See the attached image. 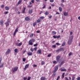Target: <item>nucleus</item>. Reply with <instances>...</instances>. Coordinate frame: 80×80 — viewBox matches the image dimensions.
Instances as JSON below:
<instances>
[{
	"instance_id": "nucleus-1",
	"label": "nucleus",
	"mask_w": 80,
	"mask_h": 80,
	"mask_svg": "<svg viewBox=\"0 0 80 80\" xmlns=\"http://www.w3.org/2000/svg\"><path fill=\"white\" fill-rule=\"evenodd\" d=\"M58 68V65L55 66L54 68L55 70L52 71V73H53V74L52 75V77H55V75H56V72L57 71Z\"/></svg>"
},
{
	"instance_id": "nucleus-2",
	"label": "nucleus",
	"mask_w": 80,
	"mask_h": 80,
	"mask_svg": "<svg viewBox=\"0 0 80 80\" xmlns=\"http://www.w3.org/2000/svg\"><path fill=\"white\" fill-rule=\"evenodd\" d=\"M73 36H71L69 37V39L68 42V45H71L73 42Z\"/></svg>"
},
{
	"instance_id": "nucleus-3",
	"label": "nucleus",
	"mask_w": 80,
	"mask_h": 80,
	"mask_svg": "<svg viewBox=\"0 0 80 80\" xmlns=\"http://www.w3.org/2000/svg\"><path fill=\"white\" fill-rule=\"evenodd\" d=\"M35 42V39L32 38L29 40L28 42V44L30 45H32L33 43V42Z\"/></svg>"
},
{
	"instance_id": "nucleus-4",
	"label": "nucleus",
	"mask_w": 80,
	"mask_h": 80,
	"mask_svg": "<svg viewBox=\"0 0 80 80\" xmlns=\"http://www.w3.org/2000/svg\"><path fill=\"white\" fill-rule=\"evenodd\" d=\"M18 68V67L14 68H12V73H14V72H15L16 71H17Z\"/></svg>"
},
{
	"instance_id": "nucleus-5",
	"label": "nucleus",
	"mask_w": 80,
	"mask_h": 80,
	"mask_svg": "<svg viewBox=\"0 0 80 80\" xmlns=\"http://www.w3.org/2000/svg\"><path fill=\"white\" fill-rule=\"evenodd\" d=\"M62 51H64V49L63 48H61L56 50V52H62Z\"/></svg>"
},
{
	"instance_id": "nucleus-6",
	"label": "nucleus",
	"mask_w": 80,
	"mask_h": 80,
	"mask_svg": "<svg viewBox=\"0 0 80 80\" xmlns=\"http://www.w3.org/2000/svg\"><path fill=\"white\" fill-rule=\"evenodd\" d=\"M10 19H8V22H7V23H5V24H6V27H8L9 26V25L10 24Z\"/></svg>"
},
{
	"instance_id": "nucleus-7",
	"label": "nucleus",
	"mask_w": 80,
	"mask_h": 80,
	"mask_svg": "<svg viewBox=\"0 0 80 80\" xmlns=\"http://www.w3.org/2000/svg\"><path fill=\"white\" fill-rule=\"evenodd\" d=\"M18 28L17 27V28H16L15 31H14V33L13 34V35L14 36H15V35H16V33L18 32Z\"/></svg>"
},
{
	"instance_id": "nucleus-8",
	"label": "nucleus",
	"mask_w": 80,
	"mask_h": 80,
	"mask_svg": "<svg viewBox=\"0 0 80 80\" xmlns=\"http://www.w3.org/2000/svg\"><path fill=\"white\" fill-rule=\"evenodd\" d=\"M10 49H8L7 50V52H6V55H8L10 53Z\"/></svg>"
},
{
	"instance_id": "nucleus-9",
	"label": "nucleus",
	"mask_w": 80,
	"mask_h": 80,
	"mask_svg": "<svg viewBox=\"0 0 80 80\" xmlns=\"http://www.w3.org/2000/svg\"><path fill=\"white\" fill-rule=\"evenodd\" d=\"M60 56H58L56 58V60L57 62L60 61Z\"/></svg>"
},
{
	"instance_id": "nucleus-10",
	"label": "nucleus",
	"mask_w": 80,
	"mask_h": 80,
	"mask_svg": "<svg viewBox=\"0 0 80 80\" xmlns=\"http://www.w3.org/2000/svg\"><path fill=\"white\" fill-rule=\"evenodd\" d=\"M29 66V64H26L25 66V68H24V70H26V69H27V68H28V67Z\"/></svg>"
},
{
	"instance_id": "nucleus-11",
	"label": "nucleus",
	"mask_w": 80,
	"mask_h": 80,
	"mask_svg": "<svg viewBox=\"0 0 80 80\" xmlns=\"http://www.w3.org/2000/svg\"><path fill=\"white\" fill-rule=\"evenodd\" d=\"M33 12V9H30L28 10L29 13H32Z\"/></svg>"
},
{
	"instance_id": "nucleus-12",
	"label": "nucleus",
	"mask_w": 80,
	"mask_h": 80,
	"mask_svg": "<svg viewBox=\"0 0 80 80\" xmlns=\"http://www.w3.org/2000/svg\"><path fill=\"white\" fill-rule=\"evenodd\" d=\"M42 53V50L41 49L38 50L37 52V54H41Z\"/></svg>"
},
{
	"instance_id": "nucleus-13",
	"label": "nucleus",
	"mask_w": 80,
	"mask_h": 80,
	"mask_svg": "<svg viewBox=\"0 0 80 80\" xmlns=\"http://www.w3.org/2000/svg\"><path fill=\"white\" fill-rule=\"evenodd\" d=\"M0 24L1 26H3V20H1L0 21Z\"/></svg>"
},
{
	"instance_id": "nucleus-14",
	"label": "nucleus",
	"mask_w": 80,
	"mask_h": 80,
	"mask_svg": "<svg viewBox=\"0 0 80 80\" xmlns=\"http://www.w3.org/2000/svg\"><path fill=\"white\" fill-rule=\"evenodd\" d=\"M16 45H17V46H18L19 47H20V46H21V45H22V42H20L18 44V43L17 42L16 43Z\"/></svg>"
},
{
	"instance_id": "nucleus-15",
	"label": "nucleus",
	"mask_w": 80,
	"mask_h": 80,
	"mask_svg": "<svg viewBox=\"0 0 80 80\" xmlns=\"http://www.w3.org/2000/svg\"><path fill=\"white\" fill-rule=\"evenodd\" d=\"M28 55H29V56H31L33 55V53L32 52H28Z\"/></svg>"
},
{
	"instance_id": "nucleus-16",
	"label": "nucleus",
	"mask_w": 80,
	"mask_h": 80,
	"mask_svg": "<svg viewBox=\"0 0 80 80\" xmlns=\"http://www.w3.org/2000/svg\"><path fill=\"white\" fill-rule=\"evenodd\" d=\"M41 80H47V78L45 77H42L41 78Z\"/></svg>"
},
{
	"instance_id": "nucleus-17",
	"label": "nucleus",
	"mask_w": 80,
	"mask_h": 80,
	"mask_svg": "<svg viewBox=\"0 0 80 80\" xmlns=\"http://www.w3.org/2000/svg\"><path fill=\"white\" fill-rule=\"evenodd\" d=\"M64 16H68V12H64Z\"/></svg>"
},
{
	"instance_id": "nucleus-18",
	"label": "nucleus",
	"mask_w": 80,
	"mask_h": 80,
	"mask_svg": "<svg viewBox=\"0 0 80 80\" xmlns=\"http://www.w3.org/2000/svg\"><path fill=\"white\" fill-rule=\"evenodd\" d=\"M25 20H26V21H29L30 20V18H28V17H27L25 18Z\"/></svg>"
},
{
	"instance_id": "nucleus-19",
	"label": "nucleus",
	"mask_w": 80,
	"mask_h": 80,
	"mask_svg": "<svg viewBox=\"0 0 80 80\" xmlns=\"http://www.w3.org/2000/svg\"><path fill=\"white\" fill-rule=\"evenodd\" d=\"M5 8L6 10H9V9H10V7H8V6H6L5 7Z\"/></svg>"
},
{
	"instance_id": "nucleus-20",
	"label": "nucleus",
	"mask_w": 80,
	"mask_h": 80,
	"mask_svg": "<svg viewBox=\"0 0 80 80\" xmlns=\"http://www.w3.org/2000/svg\"><path fill=\"white\" fill-rule=\"evenodd\" d=\"M25 12V8H23V10L22 11V13H24Z\"/></svg>"
},
{
	"instance_id": "nucleus-21",
	"label": "nucleus",
	"mask_w": 80,
	"mask_h": 80,
	"mask_svg": "<svg viewBox=\"0 0 80 80\" xmlns=\"http://www.w3.org/2000/svg\"><path fill=\"white\" fill-rule=\"evenodd\" d=\"M14 52L15 53H17L18 52V50L17 48H16L14 49Z\"/></svg>"
},
{
	"instance_id": "nucleus-22",
	"label": "nucleus",
	"mask_w": 80,
	"mask_h": 80,
	"mask_svg": "<svg viewBox=\"0 0 80 80\" xmlns=\"http://www.w3.org/2000/svg\"><path fill=\"white\" fill-rule=\"evenodd\" d=\"M61 72H66V71H67V70L65 68H64L63 69H61Z\"/></svg>"
},
{
	"instance_id": "nucleus-23",
	"label": "nucleus",
	"mask_w": 80,
	"mask_h": 80,
	"mask_svg": "<svg viewBox=\"0 0 80 80\" xmlns=\"http://www.w3.org/2000/svg\"><path fill=\"white\" fill-rule=\"evenodd\" d=\"M57 33V32L55 31H52V35H55Z\"/></svg>"
},
{
	"instance_id": "nucleus-24",
	"label": "nucleus",
	"mask_w": 80,
	"mask_h": 80,
	"mask_svg": "<svg viewBox=\"0 0 80 80\" xmlns=\"http://www.w3.org/2000/svg\"><path fill=\"white\" fill-rule=\"evenodd\" d=\"M22 0H19L18 3V5H19V4H20V3H22Z\"/></svg>"
},
{
	"instance_id": "nucleus-25",
	"label": "nucleus",
	"mask_w": 80,
	"mask_h": 80,
	"mask_svg": "<svg viewBox=\"0 0 80 80\" xmlns=\"http://www.w3.org/2000/svg\"><path fill=\"white\" fill-rule=\"evenodd\" d=\"M59 10L60 12H62V8L61 7H59Z\"/></svg>"
},
{
	"instance_id": "nucleus-26",
	"label": "nucleus",
	"mask_w": 80,
	"mask_h": 80,
	"mask_svg": "<svg viewBox=\"0 0 80 80\" xmlns=\"http://www.w3.org/2000/svg\"><path fill=\"white\" fill-rule=\"evenodd\" d=\"M65 75V73H62V78L63 79V78H64L65 76H64Z\"/></svg>"
},
{
	"instance_id": "nucleus-27",
	"label": "nucleus",
	"mask_w": 80,
	"mask_h": 80,
	"mask_svg": "<svg viewBox=\"0 0 80 80\" xmlns=\"http://www.w3.org/2000/svg\"><path fill=\"white\" fill-rule=\"evenodd\" d=\"M45 62L44 61H42L41 62V64L42 65H44V64H45Z\"/></svg>"
},
{
	"instance_id": "nucleus-28",
	"label": "nucleus",
	"mask_w": 80,
	"mask_h": 80,
	"mask_svg": "<svg viewBox=\"0 0 80 80\" xmlns=\"http://www.w3.org/2000/svg\"><path fill=\"white\" fill-rule=\"evenodd\" d=\"M45 15H49V12L47 11L45 13Z\"/></svg>"
},
{
	"instance_id": "nucleus-29",
	"label": "nucleus",
	"mask_w": 80,
	"mask_h": 80,
	"mask_svg": "<svg viewBox=\"0 0 80 80\" xmlns=\"http://www.w3.org/2000/svg\"><path fill=\"white\" fill-rule=\"evenodd\" d=\"M3 65H4V63H3L0 66V68H3Z\"/></svg>"
},
{
	"instance_id": "nucleus-30",
	"label": "nucleus",
	"mask_w": 80,
	"mask_h": 80,
	"mask_svg": "<svg viewBox=\"0 0 80 80\" xmlns=\"http://www.w3.org/2000/svg\"><path fill=\"white\" fill-rule=\"evenodd\" d=\"M33 7L32 5H28L27 7V8H32Z\"/></svg>"
},
{
	"instance_id": "nucleus-31",
	"label": "nucleus",
	"mask_w": 80,
	"mask_h": 80,
	"mask_svg": "<svg viewBox=\"0 0 80 80\" xmlns=\"http://www.w3.org/2000/svg\"><path fill=\"white\" fill-rule=\"evenodd\" d=\"M33 37V33H32L30 35V37L31 38Z\"/></svg>"
},
{
	"instance_id": "nucleus-32",
	"label": "nucleus",
	"mask_w": 80,
	"mask_h": 80,
	"mask_svg": "<svg viewBox=\"0 0 80 80\" xmlns=\"http://www.w3.org/2000/svg\"><path fill=\"white\" fill-rule=\"evenodd\" d=\"M37 25V22H35L33 24V27H35V25Z\"/></svg>"
},
{
	"instance_id": "nucleus-33",
	"label": "nucleus",
	"mask_w": 80,
	"mask_h": 80,
	"mask_svg": "<svg viewBox=\"0 0 80 80\" xmlns=\"http://www.w3.org/2000/svg\"><path fill=\"white\" fill-rule=\"evenodd\" d=\"M64 62H65L64 61H63L62 62H61V64H60V66H61L62 65V64H63V63H64Z\"/></svg>"
},
{
	"instance_id": "nucleus-34",
	"label": "nucleus",
	"mask_w": 80,
	"mask_h": 80,
	"mask_svg": "<svg viewBox=\"0 0 80 80\" xmlns=\"http://www.w3.org/2000/svg\"><path fill=\"white\" fill-rule=\"evenodd\" d=\"M40 19H43L44 18H45V17L43 16H42L40 17Z\"/></svg>"
},
{
	"instance_id": "nucleus-35",
	"label": "nucleus",
	"mask_w": 80,
	"mask_h": 80,
	"mask_svg": "<svg viewBox=\"0 0 80 80\" xmlns=\"http://www.w3.org/2000/svg\"><path fill=\"white\" fill-rule=\"evenodd\" d=\"M72 54H73V53H72V52H70V53H69V55H69V56H70L71 55H72Z\"/></svg>"
},
{
	"instance_id": "nucleus-36",
	"label": "nucleus",
	"mask_w": 80,
	"mask_h": 80,
	"mask_svg": "<svg viewBox=\"0 0 80 80\" xmlns=\"http://www.w3.org/2000/svg\"><path fill=\"white\" fill-rule=\"evenodd\" d=\"M52 48H56V45H53L52 47Z\"/></svg>"
},
{
	"instance_id": "nucleus-37",
	"label": "nucleus",
	"mask_w": 80,
	"mask_h": 80,
	"mask_svg": "<svg viewBox=\"0 0 80 80\" xmlns=\"http://www.w3.org/2000/svg\"><path fill=\"white\" fill-rule=\"evenodd\" d=\"M75 76H73L72 77V80H75Z\"/></svg>"
},
{
	"instance_id": "nucleus-38",
	"label": "nucleus",
	"mask_w": 80,
	"mask_h": 80,
	"mask_svg": "<svg viewBox=\"0 0 80 80\" xmlns=\"http://www.w3.org/2000/svg\"><path fill=\"white\" fill-rule=\"evenodd\" d=\"M25 60H26V58H22L23 62H25Z\"/></svg>"
},
{
	"instance_id": "nucleus-39",
	"label": "nucleus",
	"mask_w": 80,
	"mask_h": 80,
	"mask_svg": "<svg viewBox=\"0 0 80 80\" xmlns=\"http://www.w3.org/2000/svg\"><path fill=\"white\" fill-rule=\"evenodd\" d=\"M8 11H6L4 12V14L6 15V14H8Z\"/></svg>"
},
{
	"instance_id": "nucleus-40",
	"label": "nucleus",
	"mask_w": 80,
	"mask_h": 80,
	"mask_svg": "<svg viewBox=\"0 0 80 80\" xmlns=\"http://www.w3.org/2000/svg\"><path fill=\"white\" fill-rule=\"evenodd\" d=\"M61 7H64V5H63V4H62V3H61Z\"/></svg>"
},
{
	"instance_id": "nucleus-41",
	"label": "nucleus",
	"mask_w": 80,
	"mask_h": 80,
	"mask_svg": "<svg viewBox=\"0 0 80 80\" xmlns=\"http://www.w3.org/2000/svg\"><path fill=\"white\" fill-rule=\"evenodd\" d=\"M40 19H38L37 21V23H40Z\"/></svg>"
},
{
	"instance_id": "nucleus-42",
	"label": "nucleus",
	"mask_w": 80,
	"mask_h": 80,
	"mask_svg": "<svg viewBox=\"0 0 80 80\" xmlns=\"http://www.w3.org/2000/svg\"><path fill=\"white\" fill-rule=\"evenodd\" d=\"M37 47H35L34 48V51H36L37 50Z\"/></svg>"
},
{
	"instance_id": "nucleus-43",
	"label": "nucleus",
	"mask_w": 80,
	"mask_h": 80,
	"mask_svg": "<svg viewBox=\"0 0 80 80\" xmlns=\"http://www.w3.org/2000/svg\"><path fill=\"white\" fill-rule=\"evenodd\" d=\"M38 45V44L36 43L33 45L34 47H37Z\"/></svg>"
},
{
	"instance_id": "nucleus-44",
	"label": "nucleus",
	"mask_w": 80,
	"mask_h": 80,
	"mask_svg": "<svg viewBox=\"0 0 80 80\" xmlns=\"http://www.w3.org/2000/svg\"><path fill=\"white\" fill-rule=\"evenodd\" d=\"M64 45H65V42H63L62 44V47L64 46Z\"/></svg>"
},
{
	"instance_id": "nucleus-45",
	"label": "nucleus",
	"mask_w": 80,
	"mask_h": 80,
	"mask_svg": "<svg viewBox=\"0 0 80 80\" xmlns=\"http://www.w3.org/2000/svg\"><path fill=\"white\" fill-rule=\"evenodd\" d=\"M1 8H3V7H4V5H2V6H1Z\"/></svg>"
},
{
	"instance_id": "nucleus-46",
	"label": "nucleus",
	"mask_w": 80,
	"mask_h": 80,
	"mask_svg": "<svg viewBox=\"0 0 80 80\" xmlns=\"http://www.w3.org/2000/svg\"><path fill=\"white\" fill-rule=\"evenodd\" d=\"M59 78H60V76H58L57 77L56 80H58V79H59Z\"/></svg>"
},
{
	"instance_id": "nucleus-47",
	"label": "nucleus",
	"mask_w": 80,
	"mask_h": 80,
	"mask_svg": "<svg viewBox=\"0 0 80 80\" xmlns=\"http://www.w3.org/2000/svg\"><path fill=\"white\" fill-rule=\"evenodd\" d=\"M36 33H40V31L39 30L37 31H36Z\"/></svg>"
},
{
	"instance_id": "nucleus-48",
	"label": "nucleus",
	"mask_w": 80,
	"mask_h": 80,
	"mask_svg": "<svg viewBox=\"0 0 80 80\" xmlns=\"http://www.w3.org/2000/svg\"><path fill=\"white\" fill-rule=\"evenodd\" d=\"M2 58H0V63H1V62H2Z\"/></svg>"
},
{
	"instance_id": "nucleus-49",
	"label": "nucleus",
	"mask_w": 80,
	"mask_h": 80,
	"mask_svg": "<svg viewBox=\"0 0 80 80\" xmlns=\"http://www.w3.org/2000/svg\"><path fill=\"white\" fill-rule=\"evenodd\" d=\"M56 45H60V44L58 43H56Z\"/></svg>"
},
{
	"instance_id": "nucleus-50",
	"label": "nucleus",
	"mask_w": 80,
	"mask_h": 80,
	"mask_svg": "<svg viewBox=\"0 0 80 80\" xmlns=\"http://www.w3.org/2000/svg\"><path fill=\"white\" fill-rule=\"evenodd\" d=\"M34 2H35V0H31V2L32 3H34Z\"/></svg>"
},
{
	"instance_id": "nucleus-51",
	"label": "nucleus",
	"mask_w": 80,
	"mask_h": 80,
	"mask_svg": "<svg viewBox=\"0 0 80 80\" xmlns=\"http://www.w3.org/2000/svg\"><path fill=\"white\" fill-rule=\"evenodd\" d=\"M31 78V77H28V80H30V79Z\"/></svg>"
},
{
	"instance_id": "nucleus-52",
	"label": "nucleus",
	"mask_w": 80,
	"mask_h": 80,
	"mask_svg": "<svg viewBox=\"0 0 80 80\" xmlns=\"http://www.w3.org/2000/svg\"><path fill=\"white\" fill-rule=\"evenodd\" d=\"M51 57V54H49L48 55V57Z\"/></svg>"
},
{
	"instance_id": "nucleus-53",
	"label": "nucleus",
	"mask_w": 80,
	"mask_h": 80,
	"mask_svg": "<svg viewBox=\"0 0 80 80\" xmlns=\"http://www.w3.org/2000/svg\"><path fill=\"white\" fill-rule=\"evenodd\" d=\"M60 36H56L57 38H60Z\"/></svg>"
},
{
	"instance_id": "nucleus-54",
	"label": "nucleus",
	"mask_w": 80,
	"mask_h": 80,
	"mask_svg": "<svg viewBox=\"0 0 80 80\" xmlns=\"http://www.w3.org/2000/svg\"><path fill=\"white\" fill-rule=\"evenodd\" d=\"M30 50L31 51V52H33V49L32 48H31L30 49Z\"/></svg>"
},
{
	"instance_id": "nucleus-55",
	"label": "nucleus",
	"mask_w": 80,
	"mask_h": 80,
	"mask_svg": "<svg viewBox=\"0 0 80 80\" xmlns=\"http://www.w3.org/2000/svg\"><path fill=\"white\" fill-rule=\"evenodd\" d=\"M23 78V80H27V78L26 77H24Z\"/></svg>"
},
{
	"instance_id": "nucleus-56",
	"label": "nucleus",
	"mask_w": 80,
	"mask_h": 80,
	"mask_svg": "<svg viewBox=\"0 0 80 80\" xmlns=\"http://www.w3.org/2000/svg\"><path fill=\"white\" fill-rule=\"evenodd\" d=\"M50 2H53L54 1L53 0H49Z\"/></svg>"
},
{
	"instance_id": "nucleus-57",
	"label": "nucleus",
	"mask_w": 80,
	"mask_h": 80,
	"mask_svg": "<svg viewBox=\"0 0 80 80\" xmlns=\"http://www.w3.org/2000/svg\"><path fill=\"white\" fill-rule=\"evenodd\" d=\"M53 63H57V62H56L55 61H53Z\"/></svg>"
},
{
	"instance_id": "nucleus-58",
	"label": "nucleus",
	"mask_w": 80,
	"mask_h": 80,
	"mask_svg": "<svg viewBox=\"0 0 80 80\" xmlns=\"http://www.w3.org/2000/svg\"><path fill=\"white\" fill-rule=\"evenodd\" d=\"M77 80H80V77H78L77 78Z\"/></svg>"
},
{
	"instance_id": "nucleus-59",
	"label": "nucleus",
	"mask_w": 80,
	"mask_h": 80,
	"mask_svg": "<svg viewBox=\"0 0 80 80\" xmlns=\"http://www.w3.org/2000/svg\"><path fill=\"white\" fill-rule=\"evenodd\" d=\"M72 33H73V32H70V35H72Z\"/></svg>"
},
{
	"instance_id": "nucleus-60",
	"label": "nucleus",
	"mask_w": 80,
	"mask_h": 80,
	"mask_svg": "<svg viewBox=\"0 0 80 80\" xmlns=\"http://www.w3.org/2000/svg\"><path fill=\"white\" fill-rule=\"evenodd\" d=\"M61 2L62 3H63V2H65V0H62Z\"/></svg>"
},
{
	"instance_id": "nucleus-61",
	"label": "nucleus",
	"mask_w": 80,
	"mask_h": 80,
	"mask_svg": "<svg viewBox=\"0 0 80 80\" xmlns=\"http://www.w3.org/2000/svg\"><path fill=\"white\" fill-rule=\"evenodd\" d=\"M53 37L54 38H56L57 36L54 35L53 36Z\"/></svg>"
},
{
	"instance_id": "nucleus-62",
	"label": "nucleus",
	"mask_w": 80,
	"mask_h": 80,
	"mask_svg": "<svg viewBox=\"0 0 80 80\" xmlns=\"http://www.w3.org/2000/svg\"><path fill=\"white\" fill-rule=\"evenodd\" d=\"M45 8V5H44V6L42 7V8Z\"/></svg>"
},
{
	"instance_id": "nucleus-63",
	"label": "nucleus",
	"mask_w": 80,
	"mask_h": 80,
	"mask_svg": "<svg viewBox=\"0 0 80 80\" xmlns=\"http://www.w3.org/2000/svg\"><path fill=\"white\" fill-rule=\"evenodd\" d=\"M33 67H37V65L34 64L33 66Z\"/></svg>"
},
{
	"instance_id": "nucleus-64",
	"label": "nucleus",
	"mask_w": 80,
	"mask_h": 80,
	"mask_svg": "<svg viewBox=\"0 0 80 80\" xmlns=\"http://www.w3.org/2000/svg\"><path fill=\"white\" fill-rule=\"evenodd\" d=\"M78 19L80 20V16L78 17Z\"/></svg>"
}]
</instances>
